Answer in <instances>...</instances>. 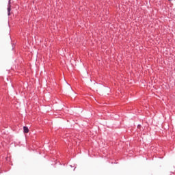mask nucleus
Here are the masks:
<instances>
[{
  "instance_id": "1",
  "label": "nucleus",
  "mask_w": 175,
  "mask_h": 175,
  "mask_svg": "<svg viewBox=\"0 0 175 175\" xmlns=\"http://www.w3.org/2000/svg\"><path fill=\"white\" fill-rule=\"evenodd\" d=\"M10 10H12V8H11V5H10V0L9 5H8V16H10Z\"/></svg>"
},
{
  "instance_id": "2",
  "label": "nucleus",
  "mask_w": 175,
  "mask_h": 175,
  "mask_svg": "<svg viewBox=\"0 0 175 175\" xmlns=\"http://www.w3.org/2000/svg\"><path fill=\"white\" fill-rule=\"evenodd\" d=\"M23 132H24V133H28V132H29V129H28V127L24 126L23 127Z\"/></svg>"
},
{
  "instance_id": "3",
  "label": "nucleus",
  "mask_w": 175,
  "mask_h": 175,
  "mask_svg": "<svg viewBox=\"0 0 175 175\" xmlns=\"http://www.w3.org/2000/svg\"><path fill=\"white\" fill-rule=\"evenodd\" d=\"M169 1H172V0H169Z\"/></svg>"
}]
</instances>
